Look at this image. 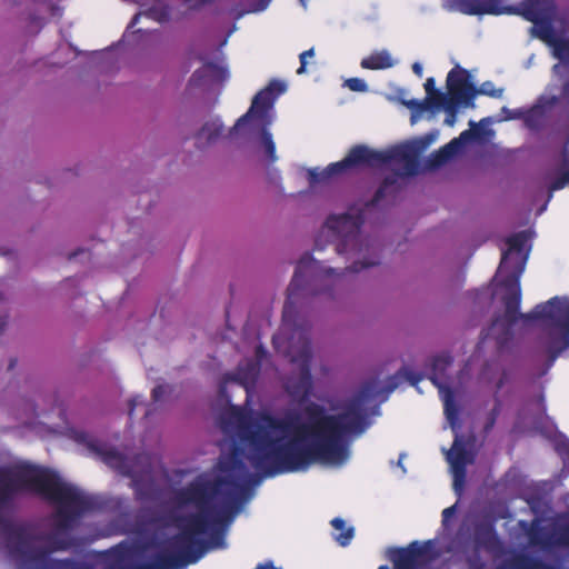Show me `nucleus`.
I'll return each mask as SVG.
<instances>
[{
	"label": "nucleus",
	"instance_id": "nucleus-27",
	"mask_svg": "<svg viewBox=\"0 0 569 569\" xmlns=\"http://www.w3.org/2000/svg\"><path fill=\"white\" fill-rule=\"evenodd\" d=\"M331 526L340 531V533L336 537L337 541L340 546H347L350 543L351 539L353 538V528H346V522L341 518H333L331 520Z\"/></svg>",
	"mask_w": 569,
	"mask_h": 569
},
{
	"label": "nucleus",
	"instance_id": "nucleus-10",
	"mask_svg": "<svg viewBox=\"0 0 569 569\" xmlns=\"http://www.w3.org/2000/svg\"><path fill=\"white\" fill-rule=\"evenodd\" d=\"M448 98L462 107H473L477 88L472 76L457 66L447 76Z\"/></svg>",
	"mask_w": 569,
	"mask_h": 569
},
{
	"label": "nucleus",
	"instance_id": "nucleus-31",
	"mask_svg": "<svg viewBox=\"0 0 569 569\" xmlns=\"http://www.w3.org/2000/svg\"><path fill=\"white\" fill-rule=\"evenodd\" d=\"M483 376L486 378H488L490 381H495L496 382V388L500 389L502 387V385H503V380H505L506 373L500 371V369L498 367H496L495 369L488 368L483 372Z\"/></svg>",
	"mask_w": 569,
	"mask_h": 569
},
{
	"label": "nucleus",
	"instance_id": "nucleus-41",
	"mask_svg": "<svg viewBox=\"0 0 569 569\" xmlns=\"http://www.w3.org/2000/svg\"><path fill=\"white\" fill-rule=\"evenodd\" d=\"M111 466L116 467V469L119 470V471H128L129 467H132L133 465L121 463V465H111Z\"/></svg>",
	"mask_w": 569,
	"mask_h": 569
},
{
	"label": "nucleus",
	"instance_id": "nucleus-37",
	"mask_svg": "<svg viewBox=\"0 0 569 569\" xmlns=\"http://www.w3.org/2000/svg\"><path fill=\"white\" fill-rule=\"evenodd\" d=\"M142 402H143V401H142V398H141V397H139V396H137V397L132 398V399H131V401H130V403H129V406H130L129 415H130V416H132V413H133L134 409H136L138 406L142 405Z\"/></svg>",
	"mask_w": 569,
	"mask_h": 569
},
{
	"label": "nucleus",
	"instance_id": "nucleus-8",
	"mask_svg": "<svg viewBox=\"0 0 569 569\" xmlns=\"http://www.w3.org/2000/svg\"><path fill=\"white\" fill-rule=\"evenodd\" d=\"M10 555L18 561L19 569H48L51 550L39 546L43 536L27 525H10L6 528Z\"/></svg>",
	"mask_w": 569,
	"mask_h": 569
},
{
	"label": "nucleus",
	"instance_id": "nucleus-20",
	"mask_svg": "<svg viewBox=\"0 0 569 569\" xmlns=\"http://www.w3.org/2000/svg\"><path fill=\"white\" fill-rule=\"evenodd\" d=\"M447 462H472L470 445L455 433L452 447L446 452Z\"/></svg>",
	"mask_w": 569,
	"mask_h": 569
},
{
	"label": "nucleus",
	"instance_id": "nucleus-7",
	"mask_svg": "<svg viewBox=\"0 0 569 569\" xmlns=\"http://www.w3.org/2000/svg\"><path fill=\"white\" fill-rule=\"evenodd\" d=\"M287 83L280 80L271 81L264 89L259 91L252 100L251 107L234 124V131H241L248 127L251 132H261V142L264 147L268 161L273 163L278 157L276 144L271 132L267 129L274 120V102L277 98L286 92Z\"/></svg>",
	"mask_w": 569,
	"mask_h": 569
},
{
	"label": "nucleus",
	"instance_id": "nucleus-29",
	"mask_svg": "<svg viewBox=\"0 0 569 569\" xmlns=\"http://www.w3.org/2000/svg\"><path fill=\"white\" fill-rule=\"evenodd\" d=\"M533 558L523 552H515L510 558L506 559L502 563L497 566L495 569H528L529 565L527 561L520 559V557Z\"/></svg>",
	"mask_w": 569,
	"mask_h": 569
},
{
	"label": "nucleus",
	"instance_id": "nucleus-12",
	"mask_svg": "<svg viewBox=\"0 0 569 569\" xmlns=\"http://www.w3.org/2000/svg\"><path fill=\"white\" fill-rule=\"evenodd\" d=\"M228 77L229 72L222 59L214 62L206 61L200 69L193 72L189 84L191 87H202L222 82L228 79Z\"/></svg>",
	"mask_w": 569,
	"mask_h": 569
},
{
	"label": "nucleus",
	"instance_id": "nucleus-34",
	"mask_svg": "<svg viewBox=\"0 0 569 569\" xmlns=\"http://www.w3.org/2000/svg\"><path fill=\"white\" fill-rule=\"evenodd\" d=\"M171 390L168 385H159L153 388L152 397L156 402L161 401L163 397Z\"/></svg>",
	"mask_w": 569,
	"mask_h": 569
},
{
	"label": "nucleus",
	"instance_id": "nucleus-36",
	"mask_svg": "<svg viewBox=\"0 0 569 569\" xmlns=\"http://www.w3.org/2000/svg\"><path fill=\"white\" fill-rule=\"evenodd\" d=\"M455 512H456V505L443 509L442 510V521L447 522L450 519V517H452L455 515Z\"/></svg>",
	"mask_w": 569,
	"mask_h": 569
},
{
	"label": "nucleus",
	"instance_id": "nucleus-19",
	"mask_svg": "<svg viewBox=\"0 0 569 569\" xmlns=\"http://www.w3.org/2000/svg\"><path fill=\"white\" fill-rule=\"evenodd\" d=\"M435 79L433 78H428L426 83H425V89H426V92H427V98L425 101H418V100H410L408 102H406V106L408 108H410L413 112L416 113H421L426 110L429 109V106L432 103V104H437L441 101L440 97L442 94H439L437 97H433L435 93H436V89H435Z\"/></svg>",
	"mask_w": 569,
	"mask_h": 569
},
{
	"label": "nucleus",
	"instance_id": "nucleus-42",
	"mask_svg": "<svg viewBox=\"0 0 569 569\" xmlns=\"http://www.w3.org/2000/svg\"><path fill=\"white\" fill-rule=\"evenodd\" d=\"M66 545L63 543H56L54 549H64Z\"/></svg>",
	"mask_w": 569,
	"mask_h": 569
},
{
	"label": "nucleus",
	"instance_id": "nucleus-38",
	"mask_svg": "<svg viewBox=\"0 0 569 569\" xmlns=\"http://www.w3.org/2000/svg\"><path fill=\"white\" fill-rule=\"evenodd\" d=\"M525 422H527V418L520 416L518 418V421L515 425V431L517 433H523L525 432V429H522V427H521V425L525 423Z\"/></svg>",
	"mask_w": 569,
	"mask_h": 569
},
{
	"label": "nucleus",
	"instance_id": "nucleus-28",
	"mask_svg": "<svg viewBox=\"0 0 569 569\" xmlns=\"http://www.w3.org/2000/svg\"><path fill=\"white\" fill-rule=\"evenodd\" d=\"M22 423L40 437H46L48 433L52 431L43 422L36 420V418L33 417L32 408L28 409V412L26 413V418L23 419Z\"/></svg>",
	"mask_w": 569,
	"mask_h": 569
},
{
	"label": "nucleus",
	"instance_id": "nucleus-11",
	"mask_svg": "<svg viewBox=\"0 0 569 569\" xmlns=\"http://www.w3.org/2000/svg\"><path fill=\"white\" fill-rule=\"evenodd\" d=\"M450 363L451 358L448 355L437 356L432 361L433 373L430 377V380L439 390L440 398L443 402L447 421L452 428V430H455L458 423V409L453 400V393L440 380V376L446 370V368L449 367Z\"/></svg>",
	"mask_w": 569,
	"mask_h": 569
},
{
	"label": "nucleus",
	"instance_id": "nucleus-9",
	"mask_svg": "<svg viewBox=\"0 0 569 569\" xmlns=\"http://www.w3.org/2000/svg\"><path fill=\"white\" fill-rule=\"evenodd\" d=\"M69 433L70 438L82 446L88 457L92 459H101L106 462H143V459H151V457H143L133 448L124 446L120 442L119 437L96 438L79 429H70Z\"/></svg>",
	"mask_w": 569,
	"mask_h": 569
},
{
	"label": "nucleus",
	"instance_id": "nucleus-32",
	"mask_svg": "<svg viewBox=\"0 0 569 569\" xmlns=\"http://www.w3.org/2000/svg\"><path fill=\"white\" fill-rule=\"evenodd\" d=\"M345 86L348 87L351 91L355 92H366L368 91V84L363 79L360 78H350L345 81Z\"/></svg>",
	"mask_w": 569,
	"mask_h": 569
},
{
	"label": "nucleus",
	"instance_id": "nucleus-33",
	"mask_svg": "<svg viewBox=\"0 0 569 569\" xmlns=\"http://www.w3.org/2000/svg\"><path fill=\"white\" fill-rule=\"evenodd\" d=\"M315 56V50L313 48L309 49V50H306L303 51L302 53H300L299 56V59H300V67L299 69L297 70V73L298 74H302L306 72V66H307V60H309V58H313Z\"/></svg>",
	"mask_w": 569,
	"mask_h": 569
},
{
	"label": "nucleus",
	"instance_id": "nucleus-47",
	"mask_svg": "<svg viewBox=\"0 0 569 569\" xmlns=\"http://www.w3.org/2000/svg\"><path fill=\"white\" fill-rule=\"evenodd\" d=\"M416 117H417V116L413 113V114H412V118H411V121H412V122H415V121H416Z\"/></svg>",
	"mask_w": 569,
	"mask_h": 569
},
{
	"label": "nucleus",
	"instance_id": "nucleus-35",
	"mask_svg": "<svg viewBox=\"0 0 569 569\" xmlns=\"http://www.w3.org/2000/svg\"><path fill=\"white\" fill-rule=\"evenodd\" d=\"M467 565L468 569H485L486 567L478 552L467 558Z\"/></svg>",
	"mask_w": 569,
	"mask_h": 569
},
{
	"label": "nucleus",
	"instance_id": "nucleus-3",
	"mask_svg": "<svg viewBox=\"0 0 569 569\" xmlns=\"http://www.w3.org/2000/svg\"><path fill=\"white\" fill-rule=\"evenodd\" d=\"M18 493H32L56 503V528L67 531L87 512L97 508L96 499L62 481L60 476L40 465H7L0 468V505Z\"/></svg>",
	"mask_w": 569,
	"mask_h": 569
},
{
	"label": "nucleus",
	"instance_id": "nucleus-16",
	"mask_svg": "<svg viewBox=\"0 0 569 569\" xmlns=\"http://www.w3.org/2000/svg\"><path fill=\"white\" fill-rule=\"evenodd\" d=\"M476 542L489 553L500 556L505 553V547L492 527H483L477 530Z\"/></svg>",
	"mask_w": 569,
	"mask_h": 569
},
{
	"label": "nucleus",
	"instance_id": "nucleus-25",
	"mask_svg": "<svg viewBox=\"0 0 569 569\" xmlns=\"http://www.w3.org/2000/svg\"><path fill=\"white\" fill-rule=\"evenodd\" d=\"M468 465H450V472L452 476V487L458 497H461L467 477Z\"/></svg>",
	"mask_w": 569,
	"mask_h": 569
},
{
	"label": "nucleus",
	"instance_id": "nucleus-48",
	"mask_svg": "<svg viewBox=\"0 0 569 569\" xmlns=\"http://www.w3.org/2000/svg\"><path fill=\"white\" fill-rule=\"evenodd\" d=\"M227 446H229V443H228L227 441H226V442H223V445H222V450H223V449H224V447H227Z\"/></svg>",
	"mask_w": 569,
	"mask_h": 569
},
{
	"label": "nucleus",
	"instance_id": "nucleus-5",
	"mask_svg": "<svg viewBox=\"0 0 569 569\" xmlns=\"http://www.w3.org/2000/svg\"><path fill=\"white\" fill-rule=\"evenodd\" d=\"M438 138L439 131L433 130L421 138L383 151L358 146L352 148L341 161L331 163L321 171L310 170L309 177L311 182H318L359 167L383 168L393 166L401 167L402 174H413L418 156L436 142Z\"/></svg>",
	"mask_w": 569,
	"mask_h": 569
},
{
	"label": "nucleus",
	"instance_id": "nucleus-14",
	"mask_svg": "<svg viewBox=\"0 0 569 569\" xmlns=\"http://www.w3.org/2000/svg\"><path fill=\"white\" fill-rule=\"evenodd\" d=\"M543 183L549 189L548 201L552 197V192L569 187V148L565 147L557 168L553 172L546 174Z\"/></svg>",
	"mask_w": 569,
	"mask_h": 569
},
{
	"label": "nucleus",
	"instance_id": "nucleus-6",
	"mask_svg": "<svg viewBox=\"0 0 569 569\" xmlns=\"http://www.w3.org/2000/svg\"><path fill=\"white\" fill-rule=\"evenodd\" d=\"M362 222V214L353 208L343 213L330 214L321 227L316 247L322 248L323 238L333 241L339 254L353 259L352 266L348 268L353 272L377 264L378 256L370 240L361 232Z\"/></svg>",
	"mask_w": 569,
	"mask_h": 569
},
{
	"label": "nucleus",
	"instance_id": "nucleus-44",
	"mask_svg": "<svg viewBox=\"0 0 569 569\" xmlns=\"http://www.w3.org/2000/svg\"><path fill=\"white\" fill-rule=\"evenodd\" d=\"M546 208H547V203H546V204H545V206L539 210V212H538V213H539V214H540V213H542V212L546 210Z\"/></svg>",
	"mask_w": 569,
	"mask_h": 569
},
{
	"label": "nucleus",
	"instance_id": "nucleus-21",
	"mask_svg": "<svg viewBox=\"0 0 569 569\" xmlns=\"http://www.w3.org/2000/svg\"><path fill=\"white\" fill-rule=\"evenodd\" d=\"M361 67L365 69L380 70L388 69L396 64L391 54L387 50L376 51L361 60Z\"/></svg>",
	"mask_w": 569,
	"mask_h": 569
},
{
	"label": "nucleus",
	"instance_id": "nucleus-46",
	"mask_svg": "<svg viewBox=\"0 0 569 569\" xmlns=\"http://www.w3.org/2000/svg\"><path fill=\"white\" fill-rule=\"evenodd\" d=\"M378 569H389L388 566H380Z\"/></svg>",
	"mask_w": 569,
	"mask_h": 569
},
{
	"label": "nucleus",
	"instance_id": "nucleus-30",
	"mask_svg": "<svg viewBox=\"0 0 569 569\" xmlns=\"http://www.w3.org/2000/svg\"><path fill=\"white\" fill-rule=\"evenodd\" d=\"M477 94H486L492 98H501L503 94V89H496L492 82L486 81L480 86L479 89H477Z\"/></svg>",
	"mask_w": 569,
	"mask_h": 569
},
{
	"label": "nucleus",
	"instance_id": "nucleus-24",
	"mask_svg": "<svg viewBox=\"0 0 569 569\" xmlns=\"http://www.w3.org/2000/svg\"><path fill=\"white\" fill-rule=\"evenodd\" d=\"M392 562L395 569H419L407 548H397L392 552Z\"/></svg>",
	"mask_w": 569,
	"mask_h": 569
},
{
	"label": "nucleus",
	"instance_id": "nucleus-15",
	"mask_svg": "<svg viewBox=\"0 0 569 569\" xmlns=\"http://www.w3.org/2000/svg\"><path fill=\"white\" fill-rule=\"evenodd\" d=\"M472 132L469 130H466L460 133L458 138L452 139L449 143H447L445 147H442L439 151L431 154V157L428 160L430 168H437L442 164H445L447 161H449L453 156H456L462 144L471 139Z\"/></svg>",
	"mask_w": 569,
	"mask_h": 569
},
{
	"label": "nucleus",
	"instance_id": "nucleus-13",
	"mask_svg": "<svg viewBox=\"0 0 569 569\" xmlns=\"http://www.w3.org/2000/svg\"><path fill=\"white\" fill-rule=\"evenodd\" d=\"M266 355L267 351L262 347H258L256 350L257 361H247L246 363L240 365L237 372L231 377H228V379L239 382V385L246 389L247 393H249V390L254 386L259 372V366Z\"/></svg>",
	"mask_w": 569,
	"mask_h": 569
},
{
	"label": "nucleus",
	"instance_id": "nucleus-49",
	"mask_svg": "<svg viewBox=\"0 0 569 569\" xmlns=\"http://www.w3.org/2000/svg\"><path fill=\"white\" fill-rule=\"evenodd\" d=\"M331 466H332V467H339L340 465H338V463H335V465H331Z\"/></svg>",
	"mask_w": 569,
	"mask_h": 569
},
{
	"label": "nucleus",
	"instance_id": "nucleus-22",
	"mask_svg": "<svg viewBox=\"0 0 569 569\" xmlns=\"http://www.w3.org/2000/svg\"><path fill=\"white\" fill-rule=\"evenodd\" d=\"M271 0H239L237 7H234L230 14L234 19H240L247 13H258L268 8Z\"/></svg>",
	"mask_w": 569,
	"mask_h": 569
},
{
	"label": "nucleus",
	"instance_id": "nucleus-45",
	"mask_svg": "<svg viewBox=\"0 0 569 569\" xmlns=\"http://www.w3.org/2000/svg\"><path fill=\"white\" fill-rule=\"evenodd\" d=\"M300 3L306 8V0H300Z\"/></svg>",
	"mask_w": 569,
	"mask_h": 569
},
{
	"label": "nucleus",
	"instance_id": "nucleus-1",
	"mask_svg": "<svg viewBox=\"0 0 569 569\" xmlns=\"http://www.w3.org/2000/svg\"><path fill=\"white\" fill-rule=\"evenodd\" d=\"M379 392L368 387L339 416H328L316 403L283 419L231 407L223 420L224 433L232 437L234 452L218 462H343L349 459L347 437L359 436L368 427L362 402Z\"/></svg>",
	"mask_w": 569,
	"mask_h": 569
},
{
	"label": "nucleus",
	"instance_id": "nucleus-43",
	"mask_svg": "<svg viewBox=\"0 0 569 569\" xmlns=\"http://www.w3.org/2000/svg\"><path fill=\"white\" fill-rule=\"evenodd\" d=\"M406 458H407V455H406V453H401V455L399 456V460H398V462H401V461H402L403 459H406Z\"/></svg>",
	"mask_w": 569,
	"mask_h": 569
},
{
	"label": "nucleus",
	"instance_id": "nucleus-4",
	"mask_svg": "<svg viewBox=\"0 0 569 569\" xmlns=\"http://www.w3.org/2000/svg\"><path fill=\"white\" fill-rule=\"evenodd\" d=\"M342 276L343 273H339L323 266L310 254L306 253L300 258L288 288L289 301L297 296L298 290L305 284L308 278H312L317 281L332 280L333 282H338ZM290 312V302H288L283 309V326L273 337V345L279 352H283L290 358V361L297 366L299 371L298 377L297 379H289L286 383V388L293 398L303 400L311 390V377L309 371L310 345L305 335L299 332L297 335V342H291L287 346L286 339Z\"/></svg>",
	"mask_w": 569,
	"mask_h": 569
},
{
	"label": "nucleus",
	"instance_id": "nucleus-17",
	"mask_svg": "<svg viewBox=\"0 0 569 569\" xmlns=\"http://www.w3.org/2000/svg\"><path fill=\"white\" fill-rule=\"evenodd\" d=\"M406 548L410 552L419 568L428 565L437 557V553L435 552V545L431 540L425 541L423 543L413 541L409 543L408 547Z\"/></svg>",
	"mask_w": 569,
	"mask_h": 569
},
{
	"label": "nucleus",
	"instance_id": "nucleus-39",
	"mask_svg": "<svg viewBox=\"0 0 569 569\" xmlns=\"http://www.w3.org/2000/svg\"><path fill=\"white\" fill-rule=\"evenodd\" d=\"M412 71L418 76V77H422V71H423V68H422V64L420 62H415L412 64Z\"/></svg>",
	"mask_w": 569,
	"mask_h": 569
},
{
	"label": "nucleus",
	"instance_id": "nucleus-40",
	"mask_svg": "<svg viewBox=\"0 0 569 569\" xmlns=\"http://www.w3.org/2000/svg\"><path fill=\"white\" fill-rule=\"evenodd\" d=\"M0 462H13L8 452L0 453Z\"/></svg>",
	"mask_w": 569,
	"mask_h": 569
},
{
	"label": "nucleus",
	"instance_id": "nucleus-26",
	"mask_svg": "<svg viewBox=\"0 0 569 569\" xmlns=\"http://www.w3.org/2000/svg\"><path fill=\"white\" fill-rule=\"evenodd\" d=\"M441 101L436 104L435 109L439 110L442 108L445 112L447 113V117L445 119V124L448 127H453L457 121V109L458 107H461L457 102H453L452 99H449L448 96H441Z\"/></svg>",
	"mask_w": 569,
	"mask_h": 569
},
{
	"label": "nucleus",
	"instance_id": "nucleus-2",
	"mask_svg": "<svg viewBox=\"0 0 569 569\" xmlns=\"http://www.w3.org/2000/svg\"><path fill=\"white\" fill-rule=\"evenodd\" d=\"M531 232L521 231L507 239V249L502 251L497 278H501L503 313L498 312L488 329L487 337L497 341L502 348L511 338L512 328L521 322L528 325L539 320L547 328L540 346L549 359L550 367L555 359L569 348V298L555 297L546 303L538 305L531 313L519 312L520 277L525 271L529 252Z\"/></svg>",
	"mask_w": 569,
	"mask_h": 569
},
{
	"label": "nucleus",
	"instance_id": "nucleus-23",
	"mask_svg": "<svg viewBox=\"0 0 569 569\" xmlns=\"http://www.w3.org/2000/svg\"><path fill=\"white\" fill-rule=\"evenodd\" d=\"M538 113H540V107L533 108L529 113H526L522 109L511 110L507 107H502V116L498 118V121L525 118L526 124L531 128L533 127L532 118Z\"/></svg>",
	"mask_w": 569,
	"mask_h": 569
},
{
	"label": "nucleus",
	"instance_id": "nucleus-18",
	"mask_svg": "<svg viewBox=\"0 0 569 569\" xmlns=\"http://www.w3.org/2000/svg\"><path fill=\"white\" fill-rule=\"evenodd\" d=\"M222 123L219 119H212L203 124L197 134V144L206 148L217 141L222 133Z\"/></svg>",
	"mask_w": 569,
	"mask_h": 569
}]
</instances>
